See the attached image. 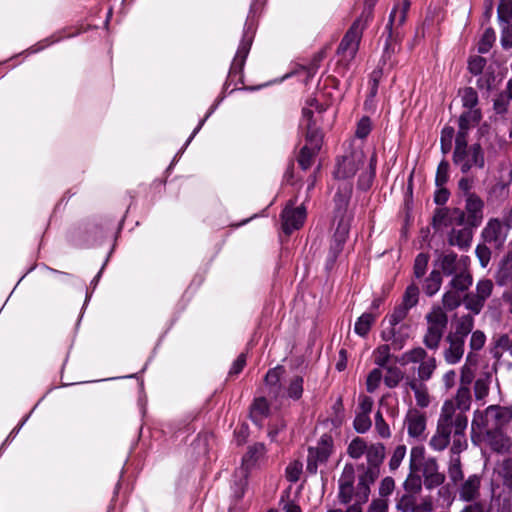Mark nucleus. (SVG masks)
Here are the masks:
<instances>
[{
    "instance_id": "53",
    "label": "nucleus",
    "mask_w": 512,
    "mask_h": 512,
    "mask_svg": "<svg viewBox=\"0 0 512 512\" xmlns=\"http://www.w3.org/2000/svg\"><path fill=\"white\" fill-rule=\"evenodd\" d=\"M449 179V163L446 160H442L436 171L435 183L436 186H445Z\"/></svg>"
},
{
    "instance_id": "14",
    "label": "nucleus",
    "mask_w": 512,
    "mask_h": 512,
    "mask_svg": "<svg viewBox=\"0 0 512 512\" xmlns=\"http://www.w3.org/2000/svg\"><path fill=\"white\" fill-rule=\"evenodd\" d=\"M281 229L286 235L299 230L306 219V209L303 205L295 207V202L290 200L280 215Z\"/></svg>"
},
{
    "instance_id": "56",
    "label": "nucleus",
    "mask_w": 512,
    "mask_h": 512,
    "mask_svg": "<svg viewBox=\"0 0 512 512\" xmlns=\"http://www.w3.org/2000/svg\"><path fill=\"white\" fill-rule=\"evenodd\" d=\"M493 290V282L489 279L480 280L476 286V294L482 300L486 301Z\"/></svg>"
},
{
    "instance_id": "12",
    "label": "nucleus",
    "mask_w": 512,
    "mask_h": 512,
    "mask_svg": "<svg viewBox=\"0 0 512 512\" xmlns=\"http://www.w3.org/2000/svg\"><path fill=\"white\" fill-rule=\"evenodd\" d=\"M255 34V28L252 22H246L244 26L243 36L238 46L236 55L232 61L228 81L230 82H242V71L249 54L253 38Z\"/></svg>"
},
{
    "instance_id": "15",
    "label": "nucleus",
    "mask_w": 512,
    "mask_h": 512,
    "mask_svg": "<svg viewBox=\"0 0 512 512\" xmlns=\"http://www.w3.org/2000/svg\"><path fill=\"white\" fill-rule=\"evenodd\" d=\"M465 223V212L459 208H438L432 218V225L436 230L450 229Z\"/></svg>"
},
{
    "instance_id": "27",
    "label": "nucleus",
    "mask_w": 512,
    "mask_h": 512,
    "mask_svg": "<svg viewBox=\"0 0 512 512\" xmlns=\"http://www.w3.org/2000/svg\"><path fill=\"white\" fill-rule=\"evenodd\" d=\"M503 351H508L512 357V336L509 333L501 334L494 338L493 356L499 359Z\"/></svg>"
},
{
    "instance_id": "45",
    "label": "nucleus",
    "mask_w": 512,
    "mask_h": 512,
    "mask_svg": "<svg viewBox=\"0 0 512 512\" xmlns=\"http://www.w3.org/2000/svg\"><path fill=\"white\" fill-rule=\"evenodd\" d=\"M465 307L477 315L484 307L485 301L473 293L466 294L463 299Z\"/></svg>"
},
{
    "instance_id": "35",
    "label": "nucleus",
    "mask_w": 512,
    "mask_h": 512,
    "mask_svg": "<svg viewBox=\"0 0 512 512\" xmlns=\"http://www.w3.org/2000/svg\"><path fill=\"white\" fill-rule=\"evenodd\" d=\"M503 485L512 490V458L504 459L498 468Z\"/></svg>"
},
{
    "instance_id": "7",
    "label": "nucleus",
    "mask_w": 512,
    "mask_h": 512,
    "mask_svg": "<svg viewBox=\"0 0 512 512\" xmlns=\"http://www.w3.org/2000/svg\"><path fill=\"white\" fill-rule=\"evenodd\" d=\"M509 230L499 218H491L481 231V242L476 247V256H491L504 246Z\"/></svg>"
},
{
    "instance_id": "50",
    "label": "nucleus",
    "mask_w": 512,
    "mask_h": 512,
    "mask_svg": "<svg viewBox=\"0 0 512 512\" xmlns=\"http://www.w3.org/2000/svg\"><path fill=\"white\" fill-rule=\"evenodd\" d=\"M498 19L501 23L512 21V0H501L498 5Z\"/></svg>"
},
{
    "instance_id": "25",
    "label": "nucleus",
    "mask_w": 512,
    "mask_h": 512,
    "mask_svg": "<svg viewBox=\"0 0 512 512\" xmlns=\"http://www.w3.org/2000/svg\"><path fill=\"white\" fill-rule=\"evenodd\" d=\"M474 327V319L470 314L463 315L459 318L455 325V331L450 332L448 335H452V337L466 340V337L472 332Z\"/></svg>"
},
{
    "instance_id": "57",
    "label": "nucleus",
    "mask_w": 512,
    "mask_h": 512,
    "mask_svg": "<svg viewBox=\"0 0 512 512\" xmlns=\"http://www.w3.org/2000/svg\"><path fill=\"white\" fill-rule=\"evenodd\" d=\"M381 379H382L381 369L380 368L373 369L368 374V377H367V381H366L367 391L370 393L374 392L378 388V386L381 382Z\"/></svg>"
},
{
    "instance_id": "26",
    "label": "nucleus",
    "mask_w": 512,
    "mask_h": 512,
    "mask_svg": "<svg viewBox=\"0 0 512 512\" xmlns=\"http://www.w3.org/2000/svg\"><path fill=\"white\" fill-rule=\"evenodd\" d=\"M441 273V267L434 266L429 277L425 279L423 290L427 296H433L439 291L442 283Z\"/></svg>"
},
{
    "instance_id": "47",
    "label": "nucleus",
    "mask_w": 512,
    "mask_h": 512,
    "mask_svg": "<svg viewBox=\"0 0 512 512\" xmlns=\"http://www.w3.org/2000/svg\"><path fill=\"white\" fill-rule=\"evenodd\" d=\"M490 375L478 378L474 383V394L477 400L484 399L489 394Z\"/></svg>"
},
{
    "instance_id": "64",
    "label": "nucleus",
    "mask_w": 512,
    "mask_h": 512,
    "mask_svg": "<svg viewBox=\"0 0 512 512\" xmlns=\"http://www.w3.org/2000/svg\"><path fill=\"white\" fill-rule=\"evenodd\" d=\"M502 34H501V44L505 49L512 47V24L503 23Z\"/></svg>"
},
{
    "instance_id": "11",
    "label": "nucleus",
    "mask_w": 512,
    "mask_h": 512,
    "mask_svg": "<svg viewBox=\"0 0 512 512\" xmlns=\"http://www.w3.org/2000/svg\"><path fill=\"white\" fill-rule=\"evenodd\" d=\"M439 427L454 437L464 436L468 425V418L464 411H458L452 401H446L441 409L438 420Z\"/></svg>"
},
{
    "instance_id": "39",
    "label": "nucleus",
    "mask_w": 512,
    "mask_h": 512,
    "mask_svg": "<svg viewBox=\"0 0 512 512\" xmlns=\"http://www.w3.org/2000/svg\"><path fill=\"white\" fill-rule=\"evenodd\" d=\"M386 375L384 376V383L389 388L396 387L403 379V372L396 366H386Z\"/></svg>"
},
{
    "instance_id": "37",
    "label": "nucleus",
    "mask_w": 512,
    "mask_h": 512,
    "mask_svg": "<svg viewBox=\"0 0 512 512\" xmlns=\"http://www.w3.org/2000/svg\"><path fill=\"white\" fill-rule=\"evenodd\" d=\"M408 385L414 391L417 405L420 407H427L430 403V399L426 388L421 384H418L415 380L410 381Z\"/></svg>"
},
{
    "instance_id": "32",
    "label": "nucleus",
    "mask_w": 512,
    "mask_h": 512,
    "mask_svg": "<svg viewBox=\"0 0 512 512\" xmlns=\"http://www.w3.org/2000/svg\"><path fill=\"white\" fill-rule=\"evenodd\" d=\"M375 320L376 316L372 313L362 314L355 323V333L362 337L366 336Z\"/></svg>"
},
{
    "instance_id": "20",
    "label": "nucleus",
    "mask_w": 512,
    "mask_h": 512,
    "mask_svg": "<svg viewBox=\"0 0 512 512\" xmlns=\"http://www.w3.org/2000/svg\"><path fill=\"white\" fill-rule=\"evenodd\" d=\"M480 109H469L464 111L458 120V132L456 138H468L469 131L474 128L481 120Z\"/></svg>"
},
{
    "instance_id": "38",
    "label": "nucleus",
    "mask_w": 512,
    "mask_h": 512,
    "mask_svg": "<svg viewBox=\"0 0 512 512\" xmlns=\"http://www.w3.org/2000/svg\"><path fill=\"white\" fill-rule=\"evenodd\" d=\"M303 383V377L298 375L292 377L287 387V396L295 401L299 400L303 394Z\"/></svg>"
},
{
    "instance_id": "5",
    "label": "nucleus",
    "mask_w": 512,
    "mask_h": 512,
    "mask_svg": "<svg viewBox=\"0 0 512 512\" xmlns=\"http://www.w3.org/2000/svg\"><path fill=\"white\" fill-rule=\"evenodd\" d=\"M409 470L418 471L423 478L426 489L432 490L441 486L446 479L444 473L439 471L438 461L435 457H426L423 446H414L410 451Z\"/></svg>"
},
{
    "instance_id": "34",
    "label": "nucleus",
    "mask_w": 512,
    "mask_h": 512,
    "mask_svg": "<svg viewBox=\"0 0 512 512\" xmlns=\"http://www.w3.org/2000/svg\"><path fill=\"white\" fill-rule=\"evenodd\" d=\"M460 96L462 105L467 110L469 109H479L477 107L478 105V94L476 90L472 87H465L464 89L460 90Z\"/></svg>"
},
{
    "instance_id": "16",
    "label": "nucleus",
    "mask_w": 512,
    "mask_h": 512,
    "mask_svg": "<svg viewBox=\"0 0 512 512\" xmlns=\"http://www.w3.org/2000/svg\"><path fill=\"white\" fill-rule=\"evenodd\" d=\"M410 5L409 0H403L393 6L386 25L389 40H398L402 37L401 28L406 22Z\"/></svg>"
},
{
    "instance_id": "63",
    "label": "nucleus",
    "mask_w": 512,
    "mask_h": 512,
    "mask_svg": "<svg viewBox=\"0 0 512 512\" xmlns=\"http://www.w3.org/2000/svg\"><path fill=\"white\" fill-rule=\"evenodd\" d=\"M499 277L502 281L512 279V258H503L500 263Z\"/></svg>"
},
{
    "instance_id": "49",
    "label": "nucleus",
    "mask_w": 512,
    "mask_h": 512,
    "mask_svg": "<svg viewBox=\"0 0 512 512\" xmlns=\"http://www.w3.org/2000/svg\"><path fill=\"white\" fill-rule=\"evenodd\" d=\"M284 369L282 366H277L273 369H270L266 376H265V382L268 386H270L271 389H273L274 392H277L280 386V378L283 373Z\"/></svg>"
},
{
    "instance_id": "9",
    "label": "nucleus",
    "mask_w": 512,
    "mask_h": 512,
    "mask_svg": "<svg viewBox=\"0 0 512 512\" xmlns=\"http://www.w3.org/2000/svg\"><path fill=\"white\" fill-rule=\"evenodd\" d=\"M469 258H438L435 267H441L446 276H453L450 285L458 291L467 290L472 284V276L468 271Z\"/></svg>"
},
{
    "instance_id": "58",
    "label": "nucleus",
    "mask_w": 512,
    "mask_h": 512,
    "mask_svg": "<svg viewBox=\"0 0 512 512\" xmlns=\"http://www.w3.org/2000/svg\"><path fill=\"white\" fill-rule=\"evenodd\" d=\"M381 77V71H373L369 81V94L367 100L365 101V105L370 104L378 92L379 79Z\"/></svg>"
},
{
    "instance_id": "24",
    "label": "nucleus",
    "mask_w": 512,
    "mask_h": 512,
    "mask_svg": "<svg viewBox=\"0 0 512 512\" xmlns=\"http://www.w3.org/2000/svg\"><path fill=\"white\" fill-rule=\"evenodd\" d=\"M489 511L512 512V495L505 492L493 493L489 504Z\"/></svg>"
},
{
    "instance_id": "8",
    "label": "nucleus",
    "mask_w": 512,
    "mask_h": 512,
    "mask_svg": "<svg viewBox=\"0 0 512 512\" xmlns=\"http://www.w3.org/2000/svg\"><path fill=\"white\" fill-rule=\"evenodd\" d=\"M453 162L462 173H468L473 168L482 169L485 165L483 149L478 143L468 146V138H456Z\"/></svg>"
},
{
    "instance_id": "51",
    "label": "nucleus",
    "mask_w": 512,
    "mask_h": 512,
    "mask_svg": "<svg viewBox=\"0 0 512 512\" xmlns=\"http://www.w3.org/2000/svg\"><path fill=\"white\" fill-rule=\"evenodd\" d=\"M419 289L415 284H411L406 288L401 304L405 305L409 309L414 307L418 303Z\"/></svg>"
},
{
    "instance_id": "48",
    "label": "nucleus",
    "mask_w": 512,
    "mask_h": 512,
    "mask_svg": "<svg viewBox=\"0 0 512 512\" xmlns=\"http://www.w3.org/2000/svg\"><path fill=\"white\" fill-rule=\"evenodd\" d=\"M436 368V360L431 357L425 361H422L418 367V376L421 381H426L431 378Z\"/></svg>"
},
{
    "instance_id": "4",
    "label": "nucleus",
    "mask_w": 512,
    "mask_h": 512,
    "mask_svg": "<svg viewBox=\"0 0 512 512\" xmlns=\"http://www.w3.org/2000/svg\"><path fill=\"white\" fill-rule=\"evenodd\" d=\"M309 107H304L302 110L301 127L306 129V143L302 147L298 163L303 170L311 167L313 158L319 152L322 145V134L316 126L317 119L314 118V110L317 114L324 111V107L318 104V101L313 99L309 103Z\"/></svg>"
},
{
    "instance_id": "54",
    "label": "nucleus",
    "mask_w": 512,
    "mask_h": 512,
    "mask_svg": "<svg viewBox=\"0 0 512 512\" xmlns=\"http://www.w3.org/2000/svg\"><path fill=\"white\" fill-rule=\"evenodd\" d=\"M415 494H404L397 503V509L401 512H411L416 506Z\"/></svg>"
},
{
    "instance_id": "52",
    "label": "nucleus",
    "mask_w": 512,
    "mask_h": 512,
    "mask_svg": "<svg viewBox=\"0 0 512 512\" xmlns=\"http://www.w3.org/2000/svg\"><path fill=\"white\" fill-rule=\"evenodd\" d=\"M442 302L446 309L454 310L461 304V296L458 291L453 289L443 295Z\"/></svg>"
},
{
    "instance_id": "33",
    "label": "nucleus",
    "mask_w": 512,
    "mask_h": 512,
    "mask_svg": "<svg viewBox=\"0 0 512 512\" xmlns=\"http://www.w3.org/2000/svg\"><path fill=\"white\" fill-rule=\"evenodd\" d=\"M471 405V392L469 387L460 386L456 394V409L458 411H468Z\"/></svg>"
},
{
    "instance_id": "28",
    "label": "nucleus",
    "mask_w": 512,
    "mask_h": 512,
    "mask_svg": "<svg viewBox=\"0 0 512 512\" xmlns=\"http://www.w3.org/2000/svg\"><path fill=\"white\" fill-rule=\"evenodd\" d=\"M269 413V405L264 397L256 398L250 408V418L255 423H260Z\"/></svg>"
},
{
    "instance_id": "19",
    "label": "nucleus",
    "mask_w": 512,
    "mask_h": 512,
    "mask_svg": "<svg viewBox=\"0 0 512 512\" xmlns=\"http://www.w3.org/2000/svg\"><path fill=\"white\" fill-rule=\"evenodd\" d=\"M473 228L465 222L451 230L448 236L450 245L458 247L461 251H467L472 243Z\"/></svg>"
},
{
    "instance_id": "31",
    "label": "nucleus",
    "mask_w": 512,
    "mask_h": 512,
    "mask_svg": "<svg viewBox=\"0 0 512 512\" xmlns=\"http://www.w3.org/2000/svg\"><path fill=\"white\" fill-rule=\"evenodd\" d=\"M423 480L418 471H411L403 483L406 493L418 494L422 490Z\"/></svg>"
},
{
    "instance_id": "59",
    "label": "nucleus",
    "mask_w": 512,
    "mask_h": 512,
    "mask_svg": "<svg viewBox=\"0 0 512 512\" xmlns=\"http://www.w3.org/2000/svg\"><path fill=\"white\" fill-rule=\"evenodd\" d=\"M405 454H406V446L405 445H398L394 449L392 457L389 461L390 470H392V471L396 470L400 466L402 460L405 457Z\"/></svg>"
},
{
    "instance_id": "10",
    "label": "nucleus",
    "mask_w": 512,
    "mask_h": 512,
    "mask_svg": "<svg viewBox=\"0 0 512 512\" xmlns=\"http://www.w3.org/2000/svg\"><path fill=\"white\" fill-rule=\"evenodd\" d=\"M427 321V331L423 338V343L429 349L435 350L439 347L443 334L448 325V316L444 310L437 306L425 316Z\"/></svg>"
},
{
    "instance_id": "29",
    "label": "nucleus",
    "mask_w": 512,
    "mask_h": 512,
    "mask_svg": "<svg viewBox=\"0 0 512 512\" xmlns=\"http://www.w3.org/2000/svg\"><path fill=\"white\" fill-rule=\"evenodd\" d=\"M366 456L368 465L379 467L385 458V446L382 443L372 444L368 447Z\"/></svg>"
},
{
    "instance_id": "6",
    "label": "nucleus",
    "mask_w": 512,
    "mask_h": 512,
    "mask_svg": "<svg viewBox=\"0 0 512 512\" xmlns=\"http://www.w3.org/2000/svg\"><path fill=\"white\" fill-rule=\"evenodd\" d=\"M372 19V8L365 9L357 18L340 42L337 53L340 57L339 64L346 69L349 63L355 58L363 29Z\"/></svg>"
},
{
    "instance_id": "13",
    "label": "nucleus",
    "mask_w": 512,
    "mask_h": 512,
    "mask_svg": "<svg viewBox=\"0 0 512 512\" xmlns=\"http://www.w3.org/2000/svg\"><path fill=\"white\" fill-rule=\"evenodd\" d=\"M334 448L333 438L330 434H323L316 447L308 448L306 471L315 475L319 464H325L331 456Z\"/></svg>"
},
{
    "instance_id": "44",
    "label": "nucleus",
    "mask_w": 512,
    "mask_h": 512,
    "mask_svg": "<svg viewBox=\"0 0 512 512\" xmlns=\"http://www.w3.org/2000/svg\"><path fill=\"white\" fill-rule=\"evenodd\" d=\"M390 350L391 345L383 344L378 346L373 353L375 364L381 368L386 367L391 357Z\"/></svg>"
},
{
    "instance_id": "30",
    "label": "nucleus",
    "mask_w": 512,
    "mask_h": 512,
    "mask_svg": "<svg viewBox=\"0 0 512 512\" xmlns=\"http://www.w3.org/2000/svg\"><path fill=\"white\" fill-rule=\"evenodd\" d=\"M448 477L453 485L457 486L463 480V471L459 455L452 456L448 467Z\"/></svg>"
},
{
    "instance_id": "55",
    "label": "nucleus",
    "mask_w": 512,
    "mask_h": 512,
    "mask_svg": "<svg viewBox=\"0 0 512 512\" xmlns=\"http://www.w3.org/2000/svg\"><path fill=\"white\" fill-rule=\"evenodd\" d=\"M372 422L369 415L358 413L354 419L353 426L358 433H365L371 428Z\"/></svg>"
},
{
    "instance_id": "42",
    "label": "nucleus",
    "mask_w": 512,
    "mask_h": 512,
    "mask_svg": "<svg viewBox=\"0 0 512 512\" xmlns=\"http://www.w3.org/2000/svg\"><path fill=\"white\" fill-rule=\"evenodd\" d=\"M456 139L455 130L451 126H445L441 131V151L447 154L451 151L453 139Z\"/></svg>"
},
{
    "instance_id": "3",
    "label": "nucleus",
    "mask_w": 512,
    "mask_h": 512,
    "mask_svg": "<svg viewBox=\"0 0 512 512\" xmlns=\"http://www.w3.org/2000/svg\"><path fill=\"white\" fill-rule=\"evenodd\" d=\"M352 194V186L349 183H343L338 187L335 194V215L334 223L336 224L335 232L330 241L329 253L331 256L340 254H349V246L347 240L351 227L352 214L348 211V205Z\"/></svg>"
},
{
    "instance_id": "1",
    "label": "nucleus",
    "mask_w": 512,
    "mask_h": 512,
    "mask_svg": "<svg viewBox=\"0 0 512 512\" xmlns=\"http://www.w3.org/2000/svg\"><path fill=\"white\" fill-rule=\"evenodd\" d=\"M512 422V406L490 405L476 410L471 422V440L477 446H486L497 454L512 449V439L507 428Z\"/></svg>"
},
{
    "instance_id": "23",
    "label": "nucleus",
    "mask_w": 512,
    "mask_h": 512,
    "mask_svg": "<svg viewBox=\"0 0 512 512\" xmlns=\"http://www.w3.org/2000/svg\"><path fill=\"white\" fill-rule=\"evenodd\" d=\"M481 479L478 475H470L461 485L460 497L465 501L475 500L479 496Z\"/></svg>"
},
{
    "instance_id": "36",
    "label": "nucleus",
    "mask_w": 512,
    "mask_h": 512,
    "mask_svg": "<svg viewBox=\"0 0 512 512\" xmlns=\"http://www.w3.org/2000/svg\"><path fill=\"white\" fill-rule=\"evenodd\" d=\"M368 446L363 438H354L347 448L348 455L353 459H359L364 453L367 452Z\"/></svg>"
},
{
    "instance_id": "40",
    "label": "nucleus",
    "mask_w": 512,
    "mask_h": 512,
    "mask_svg": "<svg viewBox=\"0 0 512 512\" xmlns=\"http://www.w3.org/2000/svg\"><path fill=\"white\" fill-rule=\"evenodd\" d=\"M450 436V433H448L445 430H442L441 427L437 425V432L431 438L430 445L436 450H443L448 446L450 442Z\"/></svg>"
},
{
    "instance_id": "17",
    "label": "nucleus",
    "mask_w": 512,
    "mask_h": 512,
    "mask_svg": "<svg viewBox=\"0 0 512 512\" xmlns=\"http://www.w3.org/2000/svg\"><path fill=\"white\" fill-rule=\"evenodd\" d=\"M71 242L79 247H95L102 244L105 233L102 228L93 226L85 230H75L71 233Z\"/></svg>"
},
{
    "instance_id": "21",
    "label": "nucleus",
    "mask_w": 512,
    "mask_h": 512,
    "mask_svg": "<svg viewBox=\"0 0 512 512\" xmlns=\"http://www.w3.org/2000/svg\"><path fill=\"white\" fill-rule=\"evenodd\" d=\"M408 435L413 438L421 436L426 427V417L417 409H411L406 415Z\"/></svg>"
},
{
    "instance_id": "18",
    "label": "nucleus",
    "mask_w": 512,
    "mask_h": 512,
    "mask_svg": "<svg viewBox=\"0 0 512 512\" xmlns=\"http://www.w3.org/2000/svg\"><path fill=\"white\" fill-rule=\"evenodd\" d=\"M484 202L474 194L469 193L465 200V222L472 227H478L483 220Z\"/></svg>"
},
{
    "instance_id": "43",
    "label": "nucleus",
    "mask_w": 512,
    "mask_h": 512,
    "mask_svg": "<svg viewBox=\"0 0 512 512\" xmlns=\"http://www.w3.org/2000/svg\"><path fill=\"white\" fill-rule=\"evenodd\" d=\"M410 309L403 304L398 305L394 308L393 312L383 320V324L387 321L390 326H397L402 320H404Z\"/></svg>"
},
{
    "instance_id": "61",
    "label": "nucleus",
    "mask_w": 512,
    "mask_h": 512,
    "mask_svg": "<svg viewBox=\"0 0 512 512\" xmlns=\"http://www.w3.org/2000/svg\"><path fill=\"white\" fill-rule=\"evenodd\" d=\"M375 429L379 436L382 438H389L391 436L389 426L385 422L380 411H378L375 415Z\"/></svg>"
},
{
    "instance_id": "41",
    "label": "nucleus",
    "mask_w": 512,
    "mask_h": 512,
    "mask_svg": "<svg viewBox=\"0 0 512 512\" xmlns=\"http://www.w3.org/2000/svg\"><path fill=\"white\" fill-rule=\"evenodd\" d=\"M427 356V352L422 347L414 348L406 353H404L399 360L402 365H406L408 363H417L425 361L424 359Z\"/></svg>"
},
{
    "instance_id": "22",
    "label": "nucleus",
    "mask_w": 512,
    "mask_h": 512,
    "mask_svg": "<svg viewBox=\"0 0 512 512\" xmlns=\"http://www.w3.org/2000/svg\"><path fill=\"white\" fill-rule=\"evenodd\" d=\"M446 341L449 343V347L444 351V359L449 364L458 363L464 354L465 341L447 335Z\"/></svg>"
},
{
    "instance_id": "46",
    "label": "nucleus",
    "mask_w": 512,
    "mask_h": 512,
    "mask_svg": "<svg viewBox=\"0 0 512 512\" xmlns=\"http://www.w3.org/2000/svg\"><path fill=\"white\" fill-rule=\"evenodd\" d=\"M495 40H496L495 31L492 28L485 29V31L478 43V52L483 53V54L487 53L491 49Z\"/></svg>"
},
{
    "instance_id": "2",
    "label": "nucleus",
    "mask_w": 512,
    "mask_h": 512,
    "mask_svg": "<svg viewBox=\"0 0 512 512\" xmlns=\"http://www.w3.org/2000/svg\"><path fill=\"white\" fill-rule=\"evenodd\" d=\"M376 154L375 151L364 144L353 143L352 150L343 156L337 163L334 175L337 179H348L353 177L357 171L361 170L358 180V186L361 190L370 188L375 177Z\"/></svg>"
},
{
    "instance_id": "60",
    "label": "nucleus",
    "mask_w": 512,
    "mask_h": 512,
    "mask_svg": "<svg viewBox=\"0 0 512 512\" xmlns=\"http://www.w3.org/2000/svg\"><path fill=\"white\" fill-rule=\"evenodd\" d=\"M355 481V469L353 464L347 463L342 471V474L339 478V485H354Z\"/></svg>"
},
{
    "instance_id": "62",
    "label": "nucleus",
    "mask_w": 512,
    "mask_h": 512,
    "mask_svg": "<svg viewBox=\"0 0 512 512\" xmlns=\"http://www.w3.org/2000/svg\"><path fill=\"white\" fill-rule=\"evenodd\" d=\"M301 472L302 464L298 461H294L286 468V478L289 482L295 483L299 480Z\"/></svg>"
}]
</instances>
